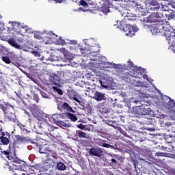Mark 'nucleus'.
Listing matches in <instances>:
<instances>
[{"label":"nucleus","instance_id":"nucleus-1","mask_svg":"<svg viewBox=\"0 0 175 175\" xmlns=\"http://www.w3.org/2000/svg\"><path fill=\"white\" fill-rule=\"evenodd\" d=\"M31 54L42 61H43V59H45L46 61H51V62H54V61H58L59 62H63L60 64L61 66H73V65H72V62H70L72 61V56L70 55V53L66 50H64L63 52L64 58L57 57L53 55V53H47L45 56H42L40 53L35 51H32Z\"/></svg>","mask_w":175,"mask_h":175},{"label":"nucleus","instance_id":"nucleus-2","mask_svg":"<svg viewBox=\"0 0 175 175\" xmlns=\"http://www.w3.org/2000/svg\"><path fill=\"white\" fill-rule=\"evenodd\" d=\"M170 23L169 21H159L151 27H150V32L152 35H160V36H165L166 40L170 44V38H172V32L170 31Z\"/></svg>","mask_w":175,"mask_h":175},{"label":"nucleus","instance_id":"nucleus-3","mask_svg":"<svg viewBox=\"0 0 175 175\" xmlns=\"http://www.w3.org/2000/svg\"><path fill=\"white\" fill-rule=\"evenodd\" d=\"M120 25V29L126 33V36H130V38L135 36V33L139 31L137 26H132L130 24H125L122 22H121Z\"/></svg>","mask_w":175,"mask_h":175},{"label":"nucleus","instance_id":"nucleus-4","mask_svg":"<svg viewBox=\"0 0 175 175\" xmlns=\"http://www.w3.org/2000/svg\"><path fill=\"white\" fill-rule=\"evenodd\" d=\"M8 160L10 161L8 163L12 166L13 169L14 170H20V172L24 170V168L25 167V165H21L22 162H24L23 160H20L18 157H8Z\"/></svg>","mask_w":175,"mask_h":175},{"label":"nucleus","instance_id":"nucleus-5","mask_svg":"<svg viewBox=\"0 0 175 175\" xmlns=\"http://www.w3.org/2000/svg\"><path fill=\"white\" fill-rule=\"evenodd\" d=\"M151 108L147 105H138L135 111L136 117H140V116H147L150 114Z\"/></svg>","mask_w":175,"mask_h":175},{"label":"nucleus","instance_id":"nucleus-6","mask_svg":"<svg viewBox=\"0 0 175 175\" xmlns=\"http://www.w3.org/2000/svg\"><path fill=\"white\" fill-rule=\"evenodd\" d=\"M128 64L129 68H133V69H131V70H133L134 73H137L136 75L138 77H137L136 79H139L140 76H142V77H143V79H144L145 80L146 79H147V75L144 74L146 73V70H144V68H142V67L135 66V64H133V62H132V61H129ZM139 75H140V76Z\"/></svg>","mask_w":175,"mask_h":175},{"label":"nucleus","instance_id":"nucleus-7","mask_svg":"<svg viewBox=\"0 0 175 175\" xmlns=\"http://www.w3.org/2000/svg\"><path fill=\"white\" fill-rule=\"evenodd\" d=\"M99 83L105 90H110L113 85V78L107 76L103 75V78L99 81Z\"/></svg>","mask_w":175,"mask_h":175},{"label":"nucleus","instance_id":"nucleus-8","mask_svg":"<svg viewBox=\"0 0 175 175\" xmlns=\"http://www.w3.org/2000/svg\"><path fill=\"white\" fill-rule=\"evenodd\" d=\"M110 157H111L110 160V164L113 167H117L124 162V158L122 156L118 154H111Z\"/></svg>","mask_w":175,"mask_h":175},{"label":"nucleus","instance_id":"nucleus-9","mask_svg":"<svg viewBox=\"0 0 175 175\" xmlns=\"http://www.w3.org/2000/svg\"><path fill=\"white\" fill-rule=\"evenodd\" d=\"M55 101L57 103V109L60 111H64V110H65L68 113H75L73 109L71 108L70 105H69V104H68L67 103L61 102L59 101V99H56Z\"/></svg>","mask_w":175,"mask_h":175},{"label":"nucleus","instance_id":"nucleus-10","mask_svg":"<svg viewBox=\"0 0 175 175\" xmlns=\"http://www.w3.org/2000/svg\"><path fill=\"white\" fill-rule=\"evenodd\" d=\"M106 59V57L98 54V58H97L96 64H98V65H105V68H117V64L114 63L113 64V62H107Z\"/></svg>","mask_w":175,"mask_h":175},{"label":"nucleus","instance_id":"nucleus-11","mask_svg":"<svg viewBox=\"0 0 175 175\" xmlns=\"http://www.w3.org/2000/svg\"><path fill=\"white\" fill-rule=\"evenodd\" d=\"M163 103L168 105V109H170V110L175 111V101L172 100L170 97L167 96H164V98H163Z\"/></svg>","mask_w":175,"mask_h":175},{"label":"nucleus","instance_id":"nucleus-12","mask_svg":"<svg viewBox=\"0 0 175 175\" xmlns=\"http://www.w3.org/2000/svg\"><path fill=\"white\" fill-rule=\"evenodd\" d=\"M102 103V105L104 107H114L117 103V99L115 98L114 100L112 98H107L104 100Z\"/></svg>","mask_w":175,"mask_h":175},{"label":"nucleus","instance_id":"nucleus-13","mask_svg":"<svg viewBox=\"0 0 175 175\" xmlns=\"http://www.w3.org/2000/svg\"><path fill=\"white\" fill-rule=\"evenodd\" d=\"M164 8L157 7L156 8H152L150 12H152V13L154 14V17H157V18H162L163 17V10L166 12L167 10L164 9Z\"/></svg>","mask_w":175,"mask_h":175},{"label":"nucleus","instance_id":"nucleus-14","mask_svg":"<svg viewBox=\"0 0 175 175\" xmlns=\"http://www.w3.org/2000/svg\"><path fill=\"white\" fill-rule=\"evenodd\" d=\"M103 152V150L100 149V148H91L89 150V154L92 157H98V158H100L102 157V153Z\"/></svg>","mask_w":175,"mask_h":175},{"label":"nucleus","instance_id":"nucleus-15","mask_svg":"<svg viewBox=\"0 0 175 175\" xmlns=\"http://www.w3.org/2000/svg\"><path fill=\"white\" fill-rule=\"evenodd\" d=\"M9 138L5 137V133L0 135V150H3L4 146H9Z\"/></svg>","mask_w":175,"mask_h":175},{"label":"nucleus","instance_id":"nucleus-16","mask_svg":"<svg viewBox=\"0 0 175 175\" xmlns=\"http://www.w3.org/2000/svg\"><path fill=\"white\" fill-rule=\"evenodd\" d=\"M122 77H123V80H125L127 83H129L131 79H133V77L136 79L138 77L137 76L136 72L134 73L133 70H131L130 71V73L129 72L124 73Z\"/></svg>","mask_w":175,"mask_h":175},{"label":"nucleus","instance_id":"nucleus-17","mask_svg":"<svg viewBox=\"0 0 175 175\" xmlns=\"http://www.w3.org/2000/svg\"><path fill=\"white\" fill-rule=\"evenodd\" d=\"M8 42L9 43V44L12 46V47H15V49H17V50H24V46L18 44L17 42H16V39H14V38H8Z\"/></svg>","mask_w":175,"mask_h":175},{"label":"nucleus","instance_id":"nucleus-18","mask_svg":"<svg viewBox=\"0 0 175 175\" xmlns=\"http://www.w3.org/2000/svg\"><path fill=\"white\" fill-rule=\"evenodd\" d=\"M94 99L97 100V102H102V100H105L106 99V96L103 93L96 91L94 93Z\"/></svg>","mask_w":175,"mask_h":175},{"label":"nucleus","instance_id":"nucleus-19","mask_svg":"<svg viewBox=\"0 0 175 175\" xmlns=\"http://www.w3.org/2000/svg\"><path fill=\"white\" fill-rule=\"evenodd\" d=\"M159 21H163L161 20H159L157 16H155V14L151 12V14L149 16V17L146 18V23H159Z\"/></svg>","mask_w":175,"mask_h":175},{"label":"nucleus","instance_id":"nucleus-20","mask_svg":"<svg viewBox=\"0 0 175 175\" xmlns=\"http://www.w3.org/2000/svg\"><path fill=\"white\" fill-rule=\"evenodd\" d=\"M70 99H73L75 102H77L80 106H84V103L81 101V97L80 96V94L79 93H75L71 98Z\"/></svg>","mask_w":175,"mask_h":175},{"label":"nucleus","instance_id":"nucleus-21","mask_svg":"<svg viewBox=\"0 0 175 175\" xmlns=\"http://www.w3.org/2000/svg\"><path fill=\"white\" fill-rule=\"evenodd\" d=\"M137 140L139 142H141V143H143V142H146V140H147V133L144 131L138 133Z\"/></svg>","mask_w":175,"mask_h":175},{"label":"nucleus","instance_id":"nucleus-22","mask_svg":"<svg viewBox=\"0 0 175 175\" xmlns=\"http://www.w3.org/2000/svg\"><path fill=\"white\" fill-rule=\"evenodd\" d=\"M75 136H77L80 139H89L90 135L85 133V132H83L80 130L76 131Z\"/></svg>","mask_w":175,"mask_h":175},{"label":"nucleus","instance_id":"nucleus-23","mask_svg":"<svg viewBox=\"0 0 175 175\" xmlns=\"http://www.w3.org/2000/svg\"><path fill=\"white\" fill-rule=\"evenodd\" d=\"M159 4L158 3V0H151L150 1L149 7L148 8V10H152V9H157V8H159Z\"/></svg>","mask_w":175,"mask_h":175},{"label":"nucleus","instance_id":"nucleus-24","mask_svg":"<svg viewBox=\"0 0 175 175\" xmlns=\"http://www.w3.org/2000/svg\"><path fill=\"white\" fill-rule=\"evenodd\" d=\"M88 58L90 61H98V58H99V54L96 53V51H93L92 53H90L88 54Z\"/></svg>","mask_w":175,"mask_h":175},{"label":"nucleus","instance_id":"nucleus-25","mask_svg":"<svg viewBox=\"0 0 175 175\" xmlns=\"http://www.w3.org/2000/svg\"><path fill=\"white\" fill-rule=\"evenodd\" d=\"M143 124L145 125H155V118H144L143 120Z\"/></svg>","mask_w":175,"mask_h":175},{"label":"nucleus","instance_id":"nucleus-26","mask_svg":"<svg viewBox=\"0 0 175 175\" xmlns=\"http://www.w3.org/2000/svg\"><path fill=\"white\" fill-rule=\"evenodd\" d=\"M46 38H47V39H49V40H57V39L58 38V36H57L53 31H50L49 33H46Z\"/></svg>","mask_w":175,"mask_h":175},{"label":"nucleus","instance_id":"nucleus-27","mask_svg":"<svg viewBox=\"0 0 175 175\" xmlns=\"http://www.w3.org/2000/svg\"><path fill=\"white\" fill-rule=\"evenodd\" d=\"M15 138L16 142H18V143H26V142H28V139H27V137L23 135H15Z\"/></svg>","mask_w":175,"mask_h":175},{"label":"nucleus","instance_id":"nucleus-28","mask_svg":"<svg viewBox=\"0 0 175 175\" xmlns=\"http://www.w3.org/2000/svg\"><path fill=\"white\" fill-rule=\"evenodd\" d=\"M61 118H62V116H61V114L54 113L51 115V120H53V121L56 124L59 121V120H61Z\"/></svg>","mask_w":175,"mask_h":175},{"label":"nucleus","instance_id":"nucleus-29","mask_svg":"<svg viewBox=\"0 0 175 175\" xmlns=\"http://www.w3.org/2000/svg\"><path fill=\"white\" fill-rule=\"evenodd\" d=\"M16 28H19V29H21V28L24 29V28H25L26 26L23 23L13 22L12 23L13 29H16Z\"/></svg>","mask_w":175,"mask_h":175},{"label":"nucleus","instance_id":"nucleus-30","mask_svg":"<svg viewBox=\"0 0 175 175\" xmlns=\"http://www.w3.org/2000/svg\"><path fill=\"white\" fill-rule=\"evenodd\" d=\"M128 20H131V21L135 20V21H137V23H147V18H144V17H138L137 18H128Z\"/></svg>","mask_w":175,"mask_h":175},{"label":"nucleus","instance_id":"nucleus-31","mask_svg":"<svg viewBox=\"0 0 175 175\" xmlns=\"http://www.w3.org/2000/svg\"><path fill=\"white\" fill-rule=\"evenodd\" d=\"M66 116L68 118H69V120H71V121H72L73 122H76V121H77V117H76V116H75V114L73 113H66Z\"/></svg>","mask_w":175,"mask_h":175},{"label":"nucleus","instance_id":"nucleus-32","mask_svg":"<svg viewBox=\"0 0 175 175\" xmlns=\"http://www.w3.org/2000/svg\"><path fill=\"white\" fill-rule=\"evenodd\" d=\"M56 167L57 170H60L62 172H64V170H66V167L65 166V164L62 162L57 163Z\"/></svg>","mask_w":175,"mask_h":175},{"label":"nucleus","instance_id":"nucleus-33","mask_svg":"<svg viewBox=\"0 0 175 175\" xmlns=\"http://www.w3.org/2000/svg\"><path fill=\"white\" fill-rule=\"evenodd\" d=\"M137 10H138V12L141 13V16H146V13H147V12H146V10L144 8L137 4Z\"/></svg>","mask_w":175,"mask_h":175},{"label":"nucleus","instance_id":"nucleus-34","mask_svg":"<svg viewBox=\"0 0 175 175\" xmlns=\"http://www.w3.org/2000/svg\"><path fill=\"white\" fill-rule=\"evenodd\" d=\"M57 125H58V126H64V128H69V126H70V125H69V124L64 122V121L62 120H59L57 123Z\"/></svg>","mask_w":175,"mask_h":175},{"label":"nucleus","instance_id":"nucleus-35","mask_svg":"<svg viewBox=\"0 0 175 175\" xmlns=\"http://www.w3.org/2000/svg\"><path fill=\"white\" fill-rule=\"evenodd\" d=\"M18 126H19L20 129H21L22 133H23L24 135H26V133H27L28 130L25 129V126L23 125V124L18 123Z\"/></svg>","mask_w":175,"mask_h":175},{"label":"nucleus","instance_id":"nucleus-36","mask_svg":"<svg viewBox=\"0 0 175 175\" xmlns=\"http://www.w3.org/2000/svg\"><path fill=\"white\" fill-rule=\"evenodd\" d=\"M96 144H98V146H100V147H103L104 143H106L105 140L97 138L95 141Z\"/></svg>","mask_w":175,"mask_h":175},{"label":"nucleus","instance_id":"nucleus-37","mask_svg":"<svg viewBox=\"0 0 175 175\" xmlns=\"http://www.w3.org/2000/svg\"><path fill=\"white\" fill-rule=\"evenodd\" d=\"M77 92H76V91L74 90H68L67 91V94H68V95L70 99H71V98H72L75 94H77Z\"/></svg>","mask_w":175,"mask_h":175},{"label":"nucleus","instance_id":"nucleus-38","mask_svg":"<svg viewBox=\"0 0 175 175\" xmlns=\"http://www.w3.org/2000/svg\"><path fill=\"white\" fill-rule=\"evenodd\" d=\"M40 94H41L42 98H45L46 99H50V95L46 92H44L43 90H40Z\"/></svg>","mask_w":175,"mask_h":175},{"label":"nucleus","instance_id":"nucleus-39","mask_svg":"<svg viewBox=\"0 0 175 175\" xmlns=\"http://www.w3.org/2000/svg\"><path fill=\"white\" fill-rule=\"evenodd\" d=\"M168 20H174L175 21V12H173L172 11L169 14H168Z\"/></svg>","mask_w":175,"mask_h":175},{"label":"nucleus","instance_id":"nucleus-40","mask_svg":"<svg viewBox=\"0 0 175 175\" xmlns=\"http://www.w3.org/2000/svg\"><path fill=\"white\" fill-rule=\"evenodd\" d=\"M53 89L54 90V91H56V92H57V94H59V95H62L64 94L62 92V90L58 88L56 86H53Z\"/></svg>","mask_w":175,"mask_h":175},{"label":"nucleus","instance_id":"nucleus-41","mask_svg":"<svg viewBox=\"0 0 175 175\" xmlns=\"http://www.w3.org/2000/svg\"><path fill=\"white\" fill-rule=\"evenodd\" d=\"M2 61H3V62H5V64H11L12 61L10 60V59L6 56H4L2 57Z\"/></svg>","mask_w":175,"mask_h":175},{"label":"nucleus","instance_id":"nucleus-42","mask_svg":"<svg viewBox=\"0 0 175 175\" xmlns=\"http://www.w3.org/2000/svg\"><path fill=\"white\" fill-rule=\"evenodd\" d=\"M126 152H127V154H129L130 158H133L135 157V152L132 150L126 149Z\"/></svg>","mask_w":175,"mask_h":175},{"label":"nucleus","instance_id":"nucleus-43","mask_svg":"<svg viewBox=\"0 0 175 175\" xmlns=\"http://www.w3.org/2000/svg\"><path fill=\"white\" fill-rule=\"evenodd\" d=\"M79 3L81 5V6H83V8H88V3H87V2H85L84 0H81Z\"/></svg>","mask_w":175,"mask_h":175},{"label":"nucleus","instance_id":"nucleus-44","mask_svg":"<svg viewBox=\"0 0 175 175\" xmlns=\"http://www.w3.org/2000/svg\"><path fill=\"white\" fill-rule=\"evenodd\" d=\"M103 147H105V148H111V149L114 148L113 146L107 144L106 142H104Z\"/></svg>","mask_w":175,"mask_h":175},{"label":"nucleus","instance_id":"nucleus-45","mask_svg":"<svg viewBox=\"0 0 175 175\" xmlns=\"http://www.w3.org/2000/svg\"><path fill=\"white\" fill-rule=\"evenodd\" d=\"M112 128H114L115 129H117V131H119L121 132V127H120L118 125L116 124V123L113 122V124H111Z\"/></svg>","mask_w":175,"mask_h":175},{"label":"nucleus","instance_id":"nucleus-46","mask_svg":"<svg viewBox=\"0 0 175 175\" xmlns=\"http://www.w3.org/2000/svg\"><path fill=\"white\" fill-rule=\"evenodd\" d=\"M67 43H68V44H77V41L75 40H67Z\"/></svg>","mask_w":175,"mask_h":175},{"label":"nucleus","instance_id":"nucleus-47","mask_svg":"<svg viewBox=\"0 0 175 175\" xmlns=\"http://www.w3.org/2000/svg\"><path fill=\"white\" fill-rule=\"evenodd\" d=\"M12 65H14V66H16V68H23V65H21L20 63L18 62H14L12 63Z\"/></svg>","mask_w":175,"mask_h":175},{"label":"nucleus","instance_id":"nucleus-48","mask_svg":"<svg viewBox=\"0 0 175 175\" xmlns=\"http://www.w3.org/2000/svg\"><path fill=\"white\" fill-rule=\"evenodd\" d=\"M40 154H47V150L43 149V148H40L39 149Z\"/></svg>","mask_w":175,"mask_h":175},{"label":"nucleus","instance_id":"nucleus-49","mask_svg":"<svg viewBox=\"0 0 175 175\" xmlns=\"http://www.w3.org/2000/svg\"><path fill=\"white\" fill-rule=\"evenodd\" d=\"M34 38H36V39H42V35L39 33H36L34 34Z\"/></svg>","mask_w":175,"mask_h":175},{"label":"nucleus","instance_id":"nucleus-50","mask_svg":"<svg viewBox=\"0 0 175 175\" xmlns=\"http://www.w3.org/2000/svg\"><path fill=\"white\" fill-rule=\"evenodd\" d=\"M77 128H79V129H85V126H84V124H79L77 125Z\"/></svg>","mask_w":175,"mask_h":175},{"label":"nucleus","instance_id":"nucleus-51","mask_svg":"<svg viewBox=\"0 0 175 175\" xmlns=\"http://www.w3.org/2000/svg\"><path fill=\"white\" fill-rule=\"evenodd\" d=\"M59 41L57 42L58 44H65V40H62V38H59Z\"/></svg>","mask_w":175,"mask_h":175},{"label":"nucleus","instance_id":"nucleus-52","mask_svg":"<svg viewBox=\"0 0 175 175\" xmlns=\"http://www.w3.org/2000/svg\"><path fill=\"white\" fill-rule=\"evenodd\" d=\"M7 118L9 120V121H12V122L16 121V119H14V118H12L11 116H8Z\"/></svg>","mask_w":175,"mask_h":175},{"label":"nucleus","instance_id":"nucleus-53","mask_svg":"<svg viewBox=\"0 0 175 175\" xmlns=\"http://www.w3.org/2000/svg\"><path fill=\"white\" fill-rule=\"evenodd\" d=\"M121 8V6H120V5H118L117 6L114 5L113 7V9H115V10H118V12H120V8Z\"/></svg>","mask_w":175,"mask_h":175},{"label":"nucleus","instance_id":"nucleus-54","mask_svg":"<svg viewBox=\"0 0 175 175\" xmlns=\"http://www.w3.org/2000/svg\"><path fill=\"white\" fill-rule=\"evenodd\" d=\"M122 133L124 136H125V137H128L129 139L131 137L129 135H128V133H126L125 131H123Z\"/></svg>","mask_w":175,"mask_h":175},{"label":"nucleus","instance_id":"nucleus-55","mask_svg":"<svg viewBox=\"0 0 175 175\" xmlns=\"http://www.w3.org/2000/svg\"><path fill=\"white\" fill-rule=\"evenodd\" d=\"M3 31H5V28H3V27H0V38H1V36H2V32H3Z\"/></svg>","mask_w":175,"mask_h":175},{"label":"nucleus","instance_id":"nucleus-56","mask_svg":"<svg viewBox=\"0 0 175 175\" xmlns=\"http://www.w3.org/2000/svg\"><path fill=\"white\" fill-rule=\"evenodd\" d=\"M0 92H5V86H0Z\"/></svg>","mask_w":175,"mask_h":175},{"label":"nucleus","instance_id":"nucleus-57","mask_svg":"<svg viewBox=\"0 0 175 175\" xmlns=\"http://www.w3.org/2000/svg\"><path fill=\"white\" fill-rule=\"evenodd\" d=\"M1 106V109L3 110V113H5L6 111V107L3 106V105H0Z\"/></svg>","mask_w":175,"mask_h":175},{"label":"nucleus","instance_id":"nucleus-58","mask_svg":"<svg viewBox=\"0 0 175 175\" xmlns=\"http://www.w3.org/2000/svg\"><path fill=\"white\" fill-rule=\"evenodd\" d=\"M163 152H156V155L157 157H163Z\"/></svg>","mask_w":175,"mask_h":175},{"label":"nucleus","instance_id":"nucleus-59","mask_svg":"<svg viewBox=\"0 0 175 175\" xmlns=\"http://www.w3.org/2000/svg\"><path fill=\"white\" fill-rule=\"evenodd\" d=\"M147 130L149 131L150 132H154V131H155V129L153 127H150L148 128Z\"/></svg>","mask_w":175,"mask_h":175},{"label":"nucleus","instance_id":"nucleus-60","mask_svg":"<svg viewBox=\"0 0 175 175\" xmlns=\"http://www.w3.org/2000/svg\"><path fill=\"white\" fill-rule=\"evenodd\" d=\"M24 113L25 114V116H27V117H29V116H31V114H29V112H28L27 110H24Z\"/></svg>","mask_w":175,"mask_h":175},{"label":"nucleus","instance_id":"nucleus-61","mask_svg":"<svg viewBox=\"0 0 175 175\" xmlns=\"http://www.w3.org/2000/svg\"><path fill=\"white\" fill-rule=\"evenodd\" d=\"M3 152L6 155L7 158H9V157H12V156H9V153L8 152V151L4 150Z\"/></svg>","mask_w":175,"mask_h":175},{"label":"nucleus","instance_id":"nucleus-62","mask_svg":"<svg viewBox=\"0 0 175 175\" xmlns=\"http://www.w3.org/2000/svg\"><path fill=\"white\" fill-rule=\"evenodd\" d=\"M165 142H166L167 143H168V144H172V140H170L169 138H167V137L165 139Z\"/></svg>","mask_w":175,"mask_h":175},{"label":"nucleus","instance_id":"nucleus-63","mask_svg":"<svg viewBox=\"0 0 175 175\" xmlns=\"http://www.w3.org/2000/svg\"><path fill=\"white\" fill-rule=\"evenodd\" d=\"M138 85H139L140 87H144V83H143V82H139V83H138Z\"/></svg>","mask_w":175,"mask_h":175},{"label":"nucleus","instance_id":"nucleus-64","mask_svg":"<svg viewBox=\"0 0 175 175\" xmlns=\"http://www.w3.org/2000/svg\"><path fill=\"white\" fill-rule=\"evenodd\" d=\"M120 118L121 121H122V122H125V119H124V116H120Z\"/></svg>","mask_w":175,"mask_h":175}]
</instances>
